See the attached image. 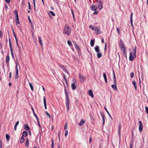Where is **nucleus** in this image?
Wrapping results in <instances>:
<instances>
[{
	"label": "nucleus",
	"mask_w": 148,
	"mask_h": 148,
	"mask_svg": "<svg viewBox=\"0 0 148 148\" xmlns=\"http://www.w3.org/2000/svg\"><path fill=\"white\" fill-rule=\"evenodd\" d=\"M31 109H32V111L33 112V113L34 116H35V118H36V119H38V117H37V115L35 114V112L34 111V108H33L32 107V108H31Z\"/></svg>",
	"instance_id": "19"
},
{
	"label": "nucleus",
	"mask_w": 148,
	"mask_h": 148,
	"mask_svg": "<svg viewBox=\"0 0 148 148\" xmlns=\"http://www.w3.org/2000/svg\"><path fill=\"white\" fill-rule=\"evenodd\" d=\"M6 138L7 141H9V138H10V136L8 134H6Z\"/></svg>",
	"instance_id": "30"
},
{
	"label": "nucleus",
	"mask_w": 148,
	"mask_h": 148,
	"mask_svg": "<svg viewBox=\"0 0 148 148\" xmlns=\"http://www.w3.org/2000/svg\"><path fill=\"white\" fill-rule=\"evenodd\" d=\"M67 43L68 45L70 46H71L72 45L71 42L70 41L68 40L67 41Z\"/></svg>",
	"instance_id": "37"
},
{
	"label": "nucleus",
	"mask_w": 148,
	"mask_h": 148,
	"mask_svg": "<svg viewBox=\"0 0 148 148\" xmlns=\"http://www.w3.org/2000/svg\"><path fill=\"white\" fill-rule=\"evenodd\" d=\"M42 88L43 90L44 91V92H45V89L44 87L43 86H42Z\"/></svg>",
	"instance_id": "64"
},
{
	"label": "nucleus",
	"mask_w": 148,
	"mask_h": 148,
	"mask_svg": "<svg viewBox=\"0 0 148 148\" xmlns=\"http://www.w3.org/2000/svg\"><path fill=\"white\" fill-rule=\"evenodd\" d=\"M25 145L26 146H28L29 145V142H26L25 143Z\"/></svg>",
	"instance_id": "55"
},
{
	"label": "nucleus",
	"mask_w": 148,
	"mask_h": 148,
	"mask_svg": "<svg viewBox=\"0 0 148 148\" xmlns=\"http://www.w3.org/2000/svg\"><path fill=\"white\" fill-rule=\"evenodd\" d=\"M112 88L114 89V90H116L117 89V88L116 84L112 85Z\"/></svg>",
	"instance_id": "24"
},
{
	"label": "nucleus",
	"mask_w": 148,
	"mask_h": 148,
	"mask_svg": "<svg viewBox=\"0 0 148 148\" xmlns=\"http://www.w3.org/2000/svg\"><path fill=\"white\" fill-rule=\"evenodd\" d=\"M97 56L98 58H100L102 56V53L101 52H97Z\"/></svg>",
	"instance_id": "22"
},
{
	"label": "nucleus",
	"mask_w": 148,
	"mask_h": 148,
	"mask_svg": "<svg viewBox=\"0 0 148 148\" xmlns=\"http://www.w3.org/2000/svg\"><path fill=\"white\" fill-rule=\"evenodd\" d=\"M89 27L91 28L92 30H94L95 28V27H94L92 25H90L89 26Z\"/></svg>",
	"instance_id": "28"
},
{
	"label": "nucleus",
	"mask_w": 148,
	"mask_h": 148,
	"mask_svg": "<svg viewBox=\"0 0 148 148\" xmlns=\"http://www.w3.org/2000/svg\"><path fill=\"white\" fill-rule=\"evenodd\" d=\"M66 105L67 108V110H69V104H67Z\"/></svg>",
	"instance_id": "50"
},
{
	"label": "nucleus",
	"mask_w": 148,
	"mask_h": 148,
	"mask_svg": "<svg viewBox=\"0 0 148 148\" xmlns=\"http://www.w3.org/2000/svg\"><path fill=\"white\" fill-rule=\"evenodd\" d=\"M121 50H122L123 52L124 53H125V52H126V48L125 47L123 48H122V49H121Z\"/></svg>",
	"instance_id": "32"
},
{
	"label": "nucleus",
	"mask_w": 148,
	"mask_h": 148,
	"mask_svg": "<svg viewBox=\"0 0 148 148\" xmlns=\"http://www.w3.org/2000/svg\"><path fill=\"white\" fill-rule=\"evenodd\" d=\"M114 83L115 84H116V79H114Z\"/></svg>",
	"instance_id": "60"
},
{
	"label": "nucleus",
	"mask_w": 148,
	"mask_h": 148,
	"mask_svg": "<svg viewBox=\"0 0 148 148\" xmlns=\"http://www.w3.org/2000/svg\"><path fill=\"white\" fill-rule=\"evenodd\" d=\"M90 9L92 11H96L97 9V6L95 5H93L92 6L90 7Z\"/></svg>",
	"instance_id": "9"
},
{
	"label": "nucleus",
	"mask_w": 148,
	"mask_h": 148,
	"mask_svg": "<svg viewBox=\"0 0 148 148\" xmlns=\"http://www.w3.org/2000/svg\"><path fill=\"white\" fill-rule=\"evenodd\" d=\"M5 1L8 3H9L10 2V0H5Z\"/></svg>",
	"instance_id": "54"
},
{
	"label": "nucleus",
	"mask_w": 148,
	"mask_h": 148,
	"mask_svg": "<svg viewBox=\"0 0 148 148\" xmlns=\"http://www.w3.org/2000/svg\"><path fill=\"white\" fill-rule=\"evenodd\" d=\"M24 127L25 129L26 130H27L29 129V127L27 124H25L24 126Z\"/></svg>",
	"instance_id": "20"
},
{
	"label": "nucleus",
	"mask_w": 148,
	"mask_h": 148,
	"mask_svg": "<svg viewBox=\"0 0 148 148\" xmlns=\"http://www.w3.org/2000/svg\"><path fill=\"white\" fill-rule=\"evenodd\" d=\"M72 80L73 81V83H75L76 82V80L75 78H73Z\"/></svg>",
	"instance_id": "56"
},
{
	"label": "nucleus",
	"mask_w": 148,
	"mask_h": 148,
	"mask_svg": "<svg viewBox=\"0 0 148 148\" xmlns=\"http://www.w3.org/2000/svg\"><path fill=\"white\" fill-rule=\"evenodd\" d=\"M10 57L8 55H7L6 57V62L7 63H9L10 60Z\"/></svg>",
	"instance_id": "26"
},
{
	"label": "nucleus",
	"mask_w": 148,
	"mask_h": 148,
	"mask_svg": "<svg viewBox=\"0 0 148 148\" xmlns=\"http://www.w3.org/2000/svg\"><path fill=\"white\" fill-rule=\"evenodd\" d=\"M132 84H133V85H134L135 89L136 90H137V85H136V82L134 81H132Z\"/></svg>",
	"instance_id": "18"
},
{
	"label": "nucleus",
	"mask_w": 148,
	"mask_h": 148,
	"mask_svg": "<svg viewBox=\"0 0 148 148\" xmlns=\"http://www.w3.org/2000/svg\"><path fill=\"white\" fill-rule=\"evenodd\" d=\"M121 129V125H119L118 127L119 134V136L120 135Z\"/></svg>",
	"instance_id": "33"
},
{
	"label": "nucleus",
	"mask_w": 148,
	"mask_h": 148,
	"mask_svg": "<svg viewBox=\"0 0 148 148\" xmlns=\"http://www.w3.org/2000/svg\"><path fill=\"white\" fill-rule=\"evenodd\" d=\"M104 109H105V110H106V112H107V113L108 114L109 116L112 119V117L110 114L109 112H108V111L107 110V108H106V107H104Z\"/></svg>",
	"instance_id": "27"
},
{
	"label": "nucleus",
	"mask_w": 148,
	"mask_h": 148,
	"mask_svg": "<svg viewBox=\"0 0 148 148\" xmlns=\"http://www.w3.org/2000/svg\"><path fill=\"white\" fill-rule=\"evenodd\" d=\"M16 23L17 24H19V21L18 17H16Z\"/></svg>",
	"instance_id": "35"
},
{
	"label": "nucleus",
	"mask_w": 148,
	"mask_h": 148,
	"mask_svg": "<svg viewBox=\"0 0 148 148\" xmlns=\"http://www.w3.org/2000/svg\"><path fill=\"white\" fill-rule=\"evenodd\" d=\"M49 12L53 16H55V14L53 12L50 11Z\"/></svg>",
	"instance_id": "38"
},
{
	"label": "nucleus",
	"mask_w": 148,
	"mask_h": 148,
	"mask_svg": "<svg viewBox=\"0 0 148 148\" xmlns=\"http://www.w3.org/2000/svg\"><path fill=\"white\" fill-rule=\"evenodd\" d=\"M89 95L92 98L94 97V95L92 90H89L88 91Z\"/></svg>",
	"instance_id": "13"
},
{
	"label": "nucleus",
	"mask_w": 148,
	"mask_h": 148,
	"mask_svg": "<svg viewBox=\"0 0 148 148\" xmlns=\"http://www.w3.org/2000/svg\"><path fill=\"white\" fill-rule=\"evenodd\" d=\"M98 13V11H95L93 13V15H97V14Z\"/></svg>",
	"instance_id": "51"
},
{
	"label": "nucleus",
	"mask_w": 148,
	"mask_h": 148,
	"mask_svg": "<svg viewBox=\"0 0 148 148\" xmlns=\"http://www.w3.org/2000/svg\"><path fill=\"white\" fill-rule=\"evenodd\" d=\"M19 121H17L16 122V123L14 126H15L17 127V126H18V124H19Z\"/></svg>",
	"instance_id": "47"
},
{
	"label": "nucleus",
	"mask_w": 148,
	"mask_h": 148,
	"mask_svg": "<svg viewBox=\"0 0 148 148\" xmlns=\"http://www.w3.org/2000/svg\"><path fill=\"white\" fill-rule=\"evenodd\" d=\"M95 49L96 52L97 53L99 52V47L98 46H96L95 48Z\"/></svg>",
	"instance_id": "15"
},
{
	"label": "nucleus",
	"mask_w": 148,
	"mask_h": 148,
	"mask_svg": "<svg viewBox=\"0 0 148 148\" xmlns=\"http://www.w3.org/2000/svg\"><path fill=\"white\" fill-rule=\"evenodd\" d=\"M11 53V55H12V58H14V54L13 53V52H12V53Z\"/></svg>",
	"instance_id": "62"
},
{
	"label": "nucleus",
	"mask_w": 148,
	"mask_h": 148,
	"mask_svg": "<svg viewBox=\"0 0 148 148\" xmlns=\"http://www.w3.org/2000/svg\"><path fill=\"white\" fill-rule=\"evenodd\" d=\"M25 141V139L23 136H22L20 140V143H23Z\"/></svg>",
	"instance_id": "31"
},
{
	"label": "nucleus",
	"mask_w": 148,
	"mask_h": 148,
	"mask_svg": "<svg viewBox=\"0 0 148 148\" xmlns=\"http://www.w3.org/2000/svg\"><path fill=\"white\" fill-rule=\"evenodd\" d=\"M145 109L146 110V112L147 113H148V107L147 106H146L145 107Z\"/></svg>",
	"instance_id": "45"
},
{
	"label": "nucleus",
	"mask_w": 148,
	"mask_h": 148,
	"mask_svg": "<svg viewBox=\"0 0 148 148\" xmlns=\"http://www.w3.org/2000/svg\"><path fill=\"white\" fill-rule=\"evenodd\" d=\"M75 47L76 49H79V46H78V45H75Z\"/></svg>",
	"instance_id": "53"
},
{
	"label": "nucleus",
	"mask_w": 148,
	"mask_h": 148,
	"mask_svg": "<svg viewBox=\"0 0 148 148\" xmlns=\"http://www.w3.org/2000/svg\"><path fill=\"white\" fill-rule=\"evenodd\" d=\"M139 129L140 132H142L143 130V126L141 121H140L139 122Z\"/></svg>",
	"instance_id": "6"
},
{
	"label": "nucleus",
	"mask_w": 148,
	"mask_h": 148,
	"mask_svg": "<svg viewBox=\"0 0 148 148\" xmlns=\"http://www.w3.org/2000/svg\"><path fill=\"white\" fill-rule=\"evenodd\" d=\"M0 148H2V143L1 140H0Z\"/></svg>",
	"instance_id": "52"
},
{
	"label": "nucleus",
	"mask_w": 148,
	"mask_h": 148,
	"mask_svg": "<svg viewBox=\"0 0 148 148\" xmlns=\"http://www.w3.org/2000/svg\"><path fill=\"white\" fill-rule=\"evenodd\" d=\"M28 19L29 20V22L31 24L32 22H31V21L30 20V17H29V16L28 17Z\"/></svg>",
	"instance_id": "58"
},
{
	"label": "nucleus",
	"mask_w": 148,
	"mask_h": 148,
	"mask_svg": "<svg viewBox=\"0 0 148 148\" xmlns=\"http://www.w3.org/2000/svg\"><path fill=\"white\" fill-rule=\"evenodd\" d=\"M12 77V73L11 72H10L9 73V77L10 78H11Z\"/></svg>",
	"instance_id": "59"
},
{
	"label": "nucleus",
	"mask_w": 148,
	"mask_h": 148,
	"mask_svg": "<svg viewBox=\"0 0 148 148\" xmlns=\"http://www.w3.org/2000/svg\"><path fill=\"white\" fill-rule=\"evenodd\" d=\"M45 113H46V115L47 116H49V118H50L51 117L50 115H49V113L47 111H46L45 112Z\"/></svg>",
	"instance_id": "43"
},
{
	"label": "nucleus",
	"mask_w": 148,
	"mask_h": 148,
	"mask_svg": "<svg viewBox=\"0 0 148 148\" xmlns=\"http://www.w3.org/2000/svg\"><path fill=\"white\" fill-rule=\"evenodd\" d=\"M15 69H16V78H18V70L17 68V65L16 64V65L15 67Z\"/></svg>",
	"instance_id": "11"
},
{
	"label": "nucleus",
	"mask_w": 148,
	"mask_h": 148,
	"mask_svg": "<svg viewBox=\"0 0 148 148\" xmlns=\"http://www.w3.org/2000/svg\"><path fill=\"white\" fill-rule=\"evenodd\" d=\"M28 6H29V10H31V6L30 3L29 2H28Z\"/></svg>",
	"instance_id": "46"
},
{
	"label": "nucleus",
	"mask_w": 148,
	"mask_h": 148,
	"mask_svg": "<svg viewBox=\"0 0 148 148\" xmlns=\"http://www.w3.org/2000/svg\"><path fill=\"white\" fill-rule=\"evenodd\" d=\"M120 42V44L119 45V47H120V49H122V48L125 47L124 46V45L123 43L121 40Z\"/></svg>",
	"instance_id": "10"
},
{
	"label": "nucleus",
	"mask_w": 148,
	"mask_h": 148,
	"mask_svg": "<svg viewBox=\"0 0 148 148\" xmlns=\"http://www.w3.org/2000/svg\"><path fill=\"white\" fill-rule=\"evenodd\" d=\"M95 43V41L94 40H91L90 41V45L91 47H93L94 46V44Z\"/></svg>",
	"instance_id": "21"
},
{
	"label": "nucleus",
	"mask_w": 148,
	"mask_h": 148,
	"mask_svg": "<svg viewBox=\"0 0 148 148\" xmlns=\"http://www.w3.org/2000/svg\"><path fill=\"white\" fill-rule=\"evenodd\" d=\"M59 66L61 69H62L69 76H70L69 73L67 71V69L64 67V66L60 64L59 65Z\"/></svg>",
	"instance_id": "5"
},
{
	"label": "nucleus",
	"mask_w": 148,
	"mask_h": 148,
	"mask_svg": "<svg viewBox=\"0 0 148 148\" xmlns=\"http://www.w3.org/2000/svg\"><path fill=\"white\" fill-rule=\"evenodd\" d=\"M71 87L73 90H75L76 89V85L75 84V83H73L71 84Z\"/></svg>",
	"instance_id": "12"
},
{
	"label": "nucleus",
	"mask_w": 148,
	"mask_h": 148,
	"mask_svg": "<svg viewBox=\"0 0 148 148\" xmlns=\"http://www.w3.org/2000/svg\"><path fill=\"white\" fill-rule=\"evenodd\" d=\"M27 135V132L25 131H24L23 132V137H26Z\"/></svg>",
	"instance_id": "23"
},
{
	"label": "nucleus",
	"mask_w": 148,
	"mask_h": 148,
	"mask_svg": "<svg viewBox=\"0 0 148 148\" xmlns=\"http://www.w3.org/2000/svg\"><path fill=\"white\" fill-rule=\"evenodd\" d=\"M52 144L51 145V147L52 148H53V139H51Z\"/></svg>",
	"instance_id": "40"
},
{
	"label": "nucleus",
	"mask_w": 148,
	"mask_h": 148,
	"mask_svg": "<svg viewBox=\"0 0 148 148\" xmlns=\"http://www.w3.org/2000/svg\"><path fill=\"white\" fill-rule=\"evenodd\" d=\"M116 30L117 31V33L119 34H120V29L118 28H116Z\"/></svg>",
	"instance_id": "48"
},
{
	"label": "nucleus",
	"mask_w": 148,
	"mask_h": 148,
	"mask_svg": "<svg viewBox=\"0 0 148 148\" xmlns=\"http://www.w3.org/2000/svg\"><path fill=\"white\" fill-rule=\"evenodd\" d=\"M71 32V29L67 25H66L63 31V34H66L68 36L70 35Z\"/></svg>",
	"instance_id": "2"
},
{
	"label": "nucleus",
	"mask_w": 148,
	"mask_h": 148,
	"mask_svg": "<svg viewBox=\"0 0 148 148\" xmlns=\"http://www.w3.org/2000/svg\"><path fill=\"white\" fill-rule=\"evenodd\" d=\"M29 86H30V87L31 88V90L32 91H33L34 90V88H33V86L32 84L30 82L29 83Z\"/></svg>",
	"instance_id": "29"
},
{
	"label": "nucleus",
	"mask_w": 148,
	"mask_h": 148,
	"mask_svg": "<svg viewBox=\"0 0 148 148\" xmlns=\"http://www.w3.org/2000/svg\"><path fill=\"white\" fill-rule=\"evenodd\" d=\"M71 12H72V15L73 16V19H74V21H75V17H74V13H73V11L72 10H71Z\"/></svg>",
	"instance_id": "44"
},
{
	"label": "nucleus",
	"mask_w": 148,
	"mask_h": 148,
	"mask_svg": "<svg viewBox=\"0 0 148 148\" xmlns=\"http://www.w3.org/2000/svg\"><path fill=\"white\" fill-rule=\"evenodd\" d=\"M67 127V123H65V125L64 127V130H66Z\"/></svg>",
	"instance_id": "39"
},
{
	"label": "nucleus",
	"mask_w": 148,
	"mask_h": 148,
	"mask_svg": "<svg viewBox=\"0 0 148 148\" xmlns=\"http://www.w3.org/2000/svg\"><path fill=\"white\" fill-rule=\"evenodd\" d=\"M14 13L16 15L15 16H16V17H18V12H17V11H16V10L15 11H14Z\"/></svg>",
	"instance_id": "34"
},
{
	"label": "nucleus",
	"mask_w": 148,
	"mask_h": 148,
	"mask_svg": "<svg viewBox=\"0 0 148 148\" xmlns=\"http://www.w3.org/2000/svg\"><path fill=\"white\" fill-rule=\"evenodd\" d=\"M101 115L102 116L103 121V125L104 124V122H105V119H104V115L102 113H101Z\"/></svg>",
	"instance_id": "25"
},
{
	"label": "nucleus",
	"mask_w": 148,
	"mask_h": 148,
	"mask_svg": "<svg viewBox=\"0 0 148 148\" xmlns=\"http://www.w3.org/2000/svg\"><path fill=\"white\" fill-rule=\"evenodd\" d=\"M43 101L44 103V105L45 106V109H47V105H46V100L45 97H43Z\"/></svg>",
	"instance_id": "16"
},
{
	"label": "nucleus",
	"mask_w": 148,
	"mask_h": 148,
	"mask_svg": "<svg viewBox=\"0 0 148 148\" xmlns=\"http://www.w3.org/2000/svg\"><path fill=\"white\" fill-rule=\"evenodd\" d=\"M63 78H64V80L65 81V82L66 83H67V80L66 78L65 75L64 74H63Z\"/></svg>",
	"instance_id": "36"
},
{
	"label": "nucleus",
	"mask_w": 148,
	"mask_h": 148,
	"mask_svg": "<svg viewBox=\"0 0 148 148\" xmlns=\"http://www.w3.org/2000/svg\"><path fill=\"white\" fill-rule=\"evenodd\" d=\"M134 76V73L133 72H132L130 74V77L132 78H133Z\"/></svg>",
	"instance_id": "42"
},
{
	"label": "nucleus",
	"mask_w": 148,
	"mask_h": 148,
	"mask_svg": "<svg viewBox=\"0 0 148 148\" xmlns=\"http://www.w3.org/2000/svg\"><path fill=\"white\" fill-rule=\"evenodd\" d=\"M103 75L104 79H107L106 75L105 73H103Z\"/></svg>",
	"instance_id": "41"
},
{
	"label": "nucleus",
	"mask_w": 148,
	"mask_h": 148,
	"mask_svg": "<svg viewBox=\"0 0 148 148\" xmlns=\"http://www.w3.org/2000/svg\"><path fill=\"white\" fill-rule=\"evenodd\" d=\"M92 140V138L91 137L90 138V139H89V143H91V141Z\"/></svg>",
	"instance_id": "63"
},
{
	"label": "nucleus",
	"mask_w": 148,
	"mask_h": 148,
	"mask_svg": "<svg viewBox=\"0 0 148 148\" xmlns=\"http://www.w3.org/2000/svg\"><path fill=\"white\" fill-rule=\"evenodd\" d=\"M79 77L80 81L82 83H83L85 80V77H84V76L83 75H82L80 73L79 74Z\"/></svg>",
	"instance_id": "4"
},
{
	"label": "nucleus",
	"mask_w": 148,
	"mask_h": 148,
	"mask_svg": "<svg viewBox=\"0 0 148 148\" xmlns=\"http://www.w3.org/2000/svg\"><path fill=\"white\" fill-rule=\"evenodd\" d=\"M98 7H97V8L99 9H101L102 8L103 6L102 3L101 1V0H99V1L98 3Z\"/></svg>",
	"instance_id": "8"
},
{
	"label": "nucleus",
	"mask_w": 148,
	"mask_h": 148,
	"mask_svg": "<svg viewBox=\"0 0 148 148\" xmlns=\"http://www.w3.org/2000/svg\"><path fill=\"white\" fill-rule=\"evenodd\" d=\"M33 4H34V10H36V5H35V2H34V3H33Z\"/></svg>",
	"instance_id": "57"
},
{
	"label": "nucleus",
	"mask_w": 148,
	"mask_h": 148,
	"mask_svg": "<svg viewBox=\"0 0 148 148\" xmlns=\"http://www.w3.org/2000/svg\"><path fill=\"white\" fill-rule=\"evenodd\" d=\"M94 31H95V32L97 34H100L101 33V32L99 29L96 26H95V28Z\"/></svg>",
	"instance_id": "7"
},
{
	"label": "nucleus",
	"mask_w": 148,
	"mask_h": 148,
	"mask_svg": "<svg viewBox=\"0 0 148 148\" xmlns=\"http://www.w3.org/2000/svg\"><path fill=\"white\" fill-rule=\"evenodd\" d=\"M85 122V121L84 120L82 119L80 123H79V126H81Z\"/></svg>",
	"instance_id": "14"
},
{
	"label": "nucleus",
	"mask_w": 148,
	"mask_h": 148,
	"mask_svg": "<svg viewBox=\"0 0 148 148\" xmlns=\"http://www.w3.org/2000/svg\"><path fill=\"white\" fill-rule=\"evenodd\" d=\"M65 92L66 96V105L69 104V97L68 94L66 89H65Z\"/></svg>",
	"instance_id": "3"
},
{
	"label": "nucleus",
	"mask_w": 148,
	"mask_h": 148,
	"mask_svg": "<svg viewBox=\"0 0 148 148\" xmlns=\"http://www.w3.org/2000/svg\"><path fill=\"white\" fill-rule=\"evenodd\" d=\"M38 39L39 40V43H40V45L41 46H42V39H41V37L39 36H38Z\"/></svg>",
	"instance_id": "17"
},
{
	"label": "nucleus",
	"mask_w": 148,
	"mask_h": 148,
	"mask_svg": "<svg viewBox=\"0 0 148 148\" xmlns=\"http://www.w3.org/2000/svg\"><path fill=\"white\" fill-rule=\"evenodd\" d=\"M68 131H66L65 134V136L66 137L68 135Z\"/></svg>",
	"instance_id": "49"
},
{
	"label": "nucleus",
	"mask_w": 148,
	"mask_h": 148,
	"mask_svg": "<svg viewBox=\"0 0 148 148\" xmlns=\"http://www.w3.org/2000/svg\"><path fill=\"white\" fill-rule=\"evenodd\" d=\"M2 36V32L1 31H0V37H1Z\"/></svg>",
	"instance_id": "61"
},
{
	"label": "nucleus",
	"mask_w": 148,
	"mask_h": 148,
	"mask_svg": "<svg viewBox=\"0 0 148 148\" xmlns=\"http://www.w3.org/2000/svg\"><path fill=\"white\" fill-rule=\"evenodd\" d=\"M135 48L133 49V52H131L130 53L129 60L130 61H132L136 57V47H135Z\"/></svg>",
	"instance_id": "1"
}]
</instances>
